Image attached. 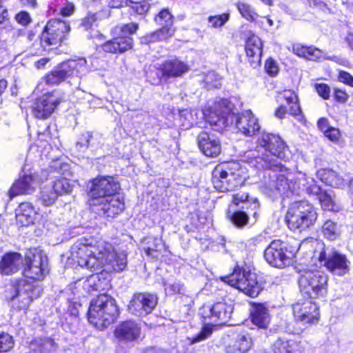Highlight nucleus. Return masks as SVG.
<instances>
[{
  "label": "nucleus",
  "mask_w": 353,
  "mask_h": 353,
  "mask_svg": "<svg viewBox=\"0 0 353 353\" xmlns=\"http://www.w3.org/2000/svg\"><path fill=\"white\" fill-rule=\"evenodd\" d=\"M71 256L79 266L93 272H120L128 264L126 254L117 253L110 243L93 237L79 239L71 248Z\"/></svg>",
  "instance_id": "nucleus-1"
},
{
  "label": "nucleus",
  "mask_w": 353,
  "mask_h": 353,
  "mask_svg": "<svg viewBox=\"0 0 353 353\" xmlns=\"http://www.w3.org/2000/svg\"><path fill=\"white\" fill-rule=\"evenodd\" d=\"M256 143L255 150L251 151L247 155L248 162L251 167L259 170H267L272 172V174H268L270 180L265 182V185L270 194H275L276 191L274 188L271 190L270 182H276V177L280 174H292L279 161L285 157L287 146L278 134L265 132L259 134Z\"/></svg>",
  "instance_id": "nucleus-2"
},
{
  "label": "nucleus",
  "mask_w": 353,
  "mask_h": 353,
  "mask_svg": "<svg viewBox=\"0 0 353 353\" xmlns=\"http://www.w3.org/2000/svg\"><path fill=\"white\" fill-rule=\"evenodd\" d=\"M232 104L227 99L208 103V105L202 111V114L207 123L214 130L221 131L232 125L236 120V128L238 132L245 137L259 136L261 133V126L258 119L251 110H245L240 115L236 116L232 111Z\"/></svg>",
  "instance_id": "nucleus-3"
},
{
  "label": "nucleus",
  "mask_w": 353,
  "mask_h": 353,
  "mask_svg": "<svg viewBox=\"0 0 353 353\" xmlns=\"http://www.w3.org/2000/svg\"><path fill=\"white\" fill-rule=\"evenodd\" d=\"M276 179V182L274 181L270 182V187L271 190L274 188L277 194L287 197L293 194L299 195L303 192L316 195L323 208L333 210L332 191L322 190L312 177H309L305 173L300 172L296 176L292 174L288 176L280 174Z\"/></svg>",
  "instance_id": "nucleus-4"
},
{
  "label": "nucleus",
  "mask_w": 353,
  "mask_h": 353,
  "mask_svg": "<svg viewBox=\"0 0 353 353\" xmlns=\"http://www.w3.org/2000/svg\"><path fill=\"white\" fill-rule=\"evenodd\" d=\"M119 314L116 301L106 294H101L90 302L88 319L94 327L102 330L114 323Z\"/></svg>",
  "instance_id": "nucleus-5"
},
{
  "label": "nucleus",
  "mask_w": 353,
  "mask_h": 353,
  "mask_svg": "<svg viewBox=\"0 0 353 353\" xmlns=\"http://www.w3.org/2000/svg\"><path fill=\"white\" fill-rule=\"evenodd\" d=\"M317 218L314 205L307 201L301 200L290 203L285 219L290 230L301 232L314 225Z\"/></svg>",
  "instance_id": "nucleus-6"
},
{
  "label": "nucleus",
  "mask_w": 353,
  "mask_h": 353,
  "mask_svg": "<svg viewBox=\"0 0 353 353\" xmlns=\"http://www.w3.org/2000/svg\"><path fill=\"white\" fill-rule=\"evenodd\" d=\"M239 163L225 162L217 165L212 172L214 188L220 192L232 191L245 181Z\"/></svg>",
  "instance_id": "nucleus-7"
},
{
  "label": "nucleus",
  "mask_w": 353,
  "mask_h": 353,
  "mask_svg": "<svg viewBox=\"0 0 353 353\" xmlns=\"http://www.w3.org/2000/svg\"><path fill=\"white\" fill-rule=\"evenodd\" d=\"M328 276L323 271L302 270L299 272V286L303 296L316 299L327 293Z\"/></svg>",
  "instance_id": "nucleus-8"
},
{
  "label": "nucleus",
  "mask_w": 353,
  "mask_h": 353,
  "mask_svg": "<svg viewBox=\"0 0 353 353\" xmlns=\"http://www.w3.org/2000/svg\"><path fill=\"white\" fill-rule=\"evenodd\" d=\"M70 30V26L66 21L57 19H50L41 34L39 42L36 41L32 44L36 50L35 53L52 49L50 46L61 43Z\"/></svg>",
  "instance_id": "nucleus-9"
},
{
  "label": "nucleus",
  "mask_w": 353,
  "mask_h": 353,
  "mask_svg": "<svg viewBox=\"0 0 353 353\" xmlns=\"http://www.w3.org/2000/svg\"><path fill=\"white\" fill-rule=\"evenodd\" d=\"M221 279L250 297L257 296L263 289L254 272L245 271L239 266L234 268L231 274L221 277Z\"/></svg>",
  "instance_id": "nucleus-10"
},
{
  "label": "nucleus",
  "mask_w": 353,
  "mask_h": 353,
  "mask_svg": "<svg viewBox=\"0 0 353 353\" xmlns=\"http://www.w3.org/2000/svg\"><path fill=\"white\" fill-rule=\"evenodd\" d=\"M88 71L87 61L84 58L70 59L62 62L46 77L48 84H57L70 77H81Z\"/></svg>",
  "instance_id": "nucleus-11"
},
{
  "label": "nucleus",
  "mask_w": 353,
  "mask_h": 353,
  "mask_svg": "<svg viewBox=\"0 0 353 353\" xmlns=\"http://www.w3.org/2000/svg\"><path fill=\"white\" fill-rule=\"evenodd\" d=\"M318 259L321 265L333 275L343 276L350 272V262L347 256L334 249H323Z\"/></svg>",
  "instance_id": "nucleus-12"
},
{
  "label": "nucleus",
  "mask_w": 353,
  "mask_h": 353,
  "mask_svg": "<svg viewBox=\"0 0 353 353\" xmlns=\"http://www.w3.org/2000/svg\"><path fill=\"white\" fill-rule=\"evenodd\" d=\"M294 251L288 250L286 243L274 240L265 250L264 258L271 266L281 269L291 264Z\"/></svg>",
  "instance_id": "nucleus-13"
},
{
  "label": "nucleus",
  "mask_w": 353,
  "mask_h": 353,
  "mask_svg": "<svg viewBox=\"0 0 353 353\" xmlns=\"http://www.w3.org/2000/svg\"><path fill=\"white\" fill-rule=\"evenodd\" d=\"M25 261L23 275L26 278L39 281L49 272L48 257L41 251L35 250L32 256H26Z\"/></svg>",
  "instance_id": "nucleus-14"
},
{
  "label": "nucleus",
  "mask_w": 353,
  "mask_h": 353,
  "mask_svg": "<svg viewBox=\"0 0 353 353\" xmlns=\"http://www.w3.org/2000/svg\"><path fill=\"white\" fill-rule=\"evenodd\" d=\"M119 185L112 176H101L93 179L88 186V194L91 197L90 204L92 202L105 201L117 193Z\"/></svg>",
  "instance_id": "nucleus-15"
},
{
  "label": "nucleus",
  "mask_w": 353,
  "mask_h": 353,
  "mask_svg": "<svg viewBox=\"0 0 353 353\" xmlns=\"http://www.w3.org/2000/svg\"><path fill=\"white\" fill-rule=\"evenodd\" d=\"M189 70L190 67L186 63L177 58H172L165 61L157 68L156 78L152 77L153 71L147 72V77L152 79L150 81L152 84L157 85L161 82L163 77L165 78L181 77Z\"/></svg>",
  "instance_id": "nucleus-16"
},
{
  "label": "nucleus",
  "mask_w": 353,
  "mask_h": 353,
  "mask_svg": "<svg viewBox=\"0 0 353 353\" xmlns=\"http://www.w3.org/2000/svg\"><path fill=\"white\" fill-rule=\"evenodd\" d=\"M158 298L150 293H136L133 295L129 305V311L138 316L150 313L156 307Z\"/></svg>",
  "instance_id": "nucleus-17"
},
{
  "label": "nucleus",
  "mask_w": 353,
  "mask_h": 353,
  "mask_svg": "<svg viewBox=\"0 0 353 353\" xmlns=\"http://www.w3.org/2000/svg\"><path fill=\"white\" fill-rule=\"evenodd\" d=\"M90 205L92 206V210L98 215L112 218L119 214L125 208L123 201L117 194L112 195L108 199L106 198L105 201L92 202Z\"/></svg>",
  "instance_id": "nucleus-18"
},
{
  "label": "nucleus",
  "mask_w": 353,
  "mask_h": 353,
  "mask_svg": "<svg viewBox=\"0 0 353 353\" xmlns=\"http://www.w3.org/2000/svg\"><path fill=\"white\" fill-rule=\"evenodd\" d=\"M292 310L295 320L303 325L314 323L319 319V306L312 299L293 304Z\"/></svg>",
  "instance_id": "nucleus-19"
},
{
  "label": "nucleus",
  "mask_w": 353,
  "mask_h": 353,
  "mask_svg": "<svg viewBox=\"0 0 353 353\" xmlns=\"http://www.w3.org/2000/svg\"><path fill=\"white\" fill-rule=\"evenodd\" d=\"M50 168L56 170L58 173L63 175L62 178L58 179L54 182L52 186L57 195L62 196L70 194L76 183V181L70 182V179H68L69 176H72L70 165L67 163H60L59 161H55Z\"/></svg>",
  "instance_id": "nucleus-20"
},
{
  "label": "nucleus",
  "mask_w": 353,
  "mask_h": 353,
  "mask_svg": "<svg viewBox=\"0 0 353 353\" xmlns=\"http://www.w3.org/2000/svg\"><path fill=\"white\" fill-rule=\"evenodd\" d=\"M14 295L12 299H17L19 308L26 309L34 299L39 296L41 288L33 286L26 280H21L14 287Z\"/></svg>",
  "instance_id": "nucleus-21"
},
{
  "label": "nucleus",
  "mask_w": 353,
  "mask_h": 353,
  "mask_svg": "<svg viewBox=\"0 0 353 353\" xmlns=\"http://www.w3.org/2000/svg\"><path fill=\"white\" fill-rule=\"evenodd\" d=\"M197 143L200 150L206 157H216L221 152V141L214 134L201 132L197 137Z\"/></svg>",
  "instance_id": "nucleus-22"
},
{
  "label": "nucleus",
  "mask_w": 353,
  "mask_h": 353,
  "mask_svg": "<svg viewBox=\"0 0 353 353\" xmlns=\"http://www.w3.org/2000/svg\"><path fill=\"white\" fill-rule=\"evenodd\" d=\"M59 104L52 96L43 95L37 99L31 107V112L38 119L49 117Z\"/></svg>",
  "instance_id": "nucleus-23"
},
{
  "label": "nucleus",
  "mask_w": 353,
  "mask_h": 353,
  "mask_svg": "<svg viewBox=\"0 0 353 353\" xmlns=\"http://www.w3.org/2000/svg\"><path fill=\"white\" fill-rule=\"evenodd\" d=\"M208 309L210 312L209 319H211L216 323H225L231 318L234 310V305L230 300L224 299L216 302L211 307Z\"/></svg>",
  "instance_id": "nucleus-24"
},
{
  "label": "nucleus",
  "mask_w": 353,
  "mask_h": 353,
  "mask_svg": "<svg viewBox=\"0 0 353 353\" xmlns=\"http://www.w3.org/2000/svg\"><path fill=\"white\" fill-rule=\"evenodd\" d=\"M39 183L37 177L32 174H25L16 181L11 187L9 194L10 198L19 194H32Z\"/></svg>",
  "instance_id": "nucleus-25"
},
{
  "label": "nucleus",
  "mask_w": 353,
  "mask_h": 353,
  "mask_svg": "<svg viewBox=\"0 0 353 353\" xmlns=\"http://www.w3.org/2000/svg\"><path fill=\"white\" fill-rule=\"evenodd\" d=\"M37 216V212L31 203H21L15 209L17 223L21 226H28L33 224Z\"/></svg>",
  "instance_id": "nucleus-26"
},
{
  "label": "nucleus",
  "mask_w": 353,
  "mask_h": 353,
  "mask_svg": "<svg viewBox=\"0 0 353 353\" xmlns=\"http://www.w3.org/2000/svg\"><path fill=\"white\" fill-rule=\"evenodd\" d=\"M109 273L101 270L100 272L90 275L83 281V289L88 292L105 290L109 285Z\"/></svg>",
  "instance_id": "nucleus-27"
},
{
  "label": "nucleus",
  "mask_w": 353,
  "mask_h": 353,
  "mask_svg": "<svg viewBox=\"0 0 353 353\" xmlns=\"http://www.w3.org/2000/svg\"><path fill=\"white\" fill-rule=\"evenodd\" d=\"M263 44L261 39L256 36H250L245 45V52L249 57L250 63L253 68H256L261 63V59L263 52Z\"/></svg>",
  "instance_id": "nucleus-28"
},
{
  "label": "nucleus",
  "mask_w": 353,
  "mask_h": 353,
  "mask_svg": "<svg viewBox=\"0 0 353 353\" xmlns=\"http://www.w3.org/2000/svg\"><path fill=\"white\" fill-rule=\"evenodd\" d=\"M114 334L120 340L132 341L139 338L141 327L135 321H127L117 326Z\"/></svg>",
  "instance_id": "nucleus-29"
},
{
  "label": "nucleus",
  "mask_w": 353,
  "mask_h": 353,
  "mask_svg": "<svg viewBox=\"0 0 353 353\" xmlns=\"http://www.w3.org/2000/svg\"><path fill=\"white\" fill-rule=\"evenodd\" d=\"M133 39L130 36H121L104 43L102 50L108 53H123L132 48Z\"/></svg>",
  "instance_id": "nucleus-30"
},
{
  "label": "nucleus",
  "mask_w": 353,
  "mask_h": 353,
  "mask_svg": "<svg viewBox=\"0 0 353 353\" xmlns=\"http://www.w3.org/2000/svg\"><path fill=\"white\" fill-rule=\"evenodd\" d=\"M23 259L17 252H8L3 256L0 261V272L4 275H10L19 271Z\"/></svg>",
  "instance_id": "nucleus-31"
},
{
  "label": "nucleus",
  "mask_w": 353,
  "mask_h": 353,
  "mask_svg": "<svg viewBox=\"0 0 353 353\" xmlns=\"http://www.w3.org/2000/svg\"><path fill=\"white\" fill-rule=\"evenodd\" d=\"M252 346L250 335L246 332L239 334L226 347L227 353H246Z\"/></svg>",
  "instance_id": "nucleus-32"
},
{
  "label": "nucleus",
  "mask_w": 353,
  "mask_h": 353,
  "mask_svg": "<svg viewBox=\"0 0 353 353\" xmlns=\"http://www.w3.org/2000/svg\"><path fill=\"white\" fill-rule=\"evenodd\" d=\"M251 321L261 329H266L270 322L268 310L263 304L254 305L251 311Z\"/></svg>",
  "instance_id": "nucleus-33"
},
{
  "label": "nucleus",
  "mask_w": 353,
  "mask_h": 353,
  "mask_svg": "<svg viewBox=\"0 0 353 353\" xmlns=\"http://www.w3.org/2000/svg\"><path fill=\"white\" fill-rule=\"evenodd\" d=\"M292 51L297 56L311 61H322L325 59L324 52L313 46H305L297 43L292 46Z\"/></svg>",
  "instance_id": "nucleus-34"
},
{
  "label": "nucleus",
  "mask_w": 353,
  "mask_h": 353,
  "mask_svg": "<svg viewBox=\"0 0 353 353\" xmlns=\"http://www.w3.org/2000/svg\"><path fill=\"white\" fill-rule=\"evenodd\" d=\"M232 203L235 205H239L240 203L245 204L247 205L246 209L248 210V213H251L249 211V209L250 208V210L253 211V217L255 219L258 218L259 214L256 210L259 208V203L256 198L250 199L248 193L241 192L232 195Z\"/></svg>",
  "instance_id": "nucleus-35"
},
{
  "label": "nucleus",
  "mask_w": 353,
  "mask_h": 353,
  "mask_svg": "<svg viewBox=\"0 0 353 353\" xmlns=\"http://www.w3.org/2000/svg\"><path fill=\"white\" fill-rule=\"evenodd\" d=\"M174 28H161L160 29L146 34L141 38V43L148 44L165 40L174 35Z\"/></svg>",
  "instance_id": "nucleus-36"
},
{
  "label": "nucleus",
  "mask_w": 353,
  "mask_h": 353,
  "mask_svg": "<svg viewBox=\"0 0 353 353\" xmlns=\"http://www.w3.org/2000/svg\"><path fill=\"white\" fill-rule=\"evenodd\" d=\"M146 246L143 248L145 254L152 259H158L164 247L161 238L150 236L145 239Z\"/></svg>",
  "instance_id": "nucleus-37"
},
{
  "label": "nucleus",
  "mask_w": 353,
  "mask_h": 353,
  "mask_svg": "<svg viewBox=\"0 0 353 353\" xmlns=\"http://www.w3.org/2000/svg\"><path fill=\"white\" fill-rule=\"evenodd\" d=\"M296 347V341L279 338L274 343L272 351L273 353H294Z\"/></svg>",
  "instance_id": "nucleus-38"
},
{
  "label": "nucleus",
  "mask_w": 353,
  "mask_h": 353,
  "mask_svg": "<svg viewBox=\"0 0 353 353\" xmlns=\"http://www.w3.org/2000/svg\"><path fill=\"white\" fill-rule=\"evenodd\" d=\"M321 231L324 237L331 241L336 239L340 234L336 223L331 220H326L323 223Z\"/></svg>",
  "instance_id": "nucleus-39"
},
{
  "label": "nucleus",
  "mask_w": 353,
  "mask_h": 353,
  "mask_svg": "<svg viewBox=\"0 0 353 353\" xmlns=\"http://www.w3.org/2000/svg\"><path fill=\"white\" fill-rule=\"evenodd\" d=\"M236 6L242 17L249 21H254L256 19L258 14L252 6L244 1H238Z\"/></svg>",
  "instance_id": "nucleus-40"
},
{
  "label": "nucleus",
  "mask_w": 353,
  "mask_h": 353,
  "mask_svg": "<svg viewBox=\"0 0 353 353\" xmlns=\"http://www.w3.org/2000/svg\"><path fill=\"white\" fill-rule=\"evenodd\" d=\"M58 196L53 188L43 187L40 192L39 200L43 205L49 206L55 202Z\"/></svg>",
  "instance_id": "nucleus-41"
},
{
  "label": "nucleus",
  "mask_w": 353,
  "mask_h": 353,
  "mask_svg": "<svg viewBox=\"0 0 353 353\" xmlns=\"http://www.w3.org/2000/svg\"><path fill=\"white\" fill-rule=\"evenodd\" d=\"M162 283L167 296H172L176 294L183 295L185 293L183 284L179 281L168 282L163 280Z\"/></svg>",
  "instance_id": "nucleus-42"
},
{
  "label": "nucleus",
  "mask_w": 353,
  "mask_h": 353,
  "mask_svg": "<svg viewBox=\"0 0 353 353\" xmlns=\"http://www.w3.org/2000/svg\"><path fill=\"white\" fill-rule=\"evenodd\" d=\"M228 217L229 218L231 223L239 228H242L248 222V214L243 211L238 210L232 213L229 212L228 214Z\"/></svg>",
  "instance_id": "nucleus-43"
},
{
  "label": "nucleus",
  "mask_w": 353,
  "mask_h": 353,
  "mask_svg": "<svg viewBox=\"0 0 353 353\" xmlns=\"http://www.w3.org/2000/svg\"><path fill=\"white\" fill-rule=\"evenodd\" d=\"M154 21L161 28H174L173 17L168 9H163L154 18Z\"/></svg>",
  "instance_id": "nucleus-44"
},
{
  "label": "nucleus",
  "mask_w": 353,
  "mask_h": 353,
  "mask_svg": "<svg viewBox=\"0 0 353 353\" xmlns=\"http://www.w3.org/2000/svg\"><path fill=\"white\" fill-rule=\"evenodd\" d=\"M203 82L208 89L219 88L221 85V77L214 71H210L206 74Z\"/></svg>",
  "instance_id": "nucleus-45"
},
{
  "label": "nucleus",
  "mask_w": 353,
  "mask_h": 353,
  "mask_svg": "<svg viewBox=\"0 0 353 353\" xmlns=\"http://www.w3.org/2000/svg\"><path fill=\"white\" fill-rule=\"evenodd\" d=\"M12 336L6 332H0V352H6L14 347Z\"/></svg>",
  "instance_id": "nucleus-46"
},
{
  "label": "nucleus",
  "mask_w": 353,
  "mask_h": 353,
  "mask_svg": "<svg viewBox=\"0 0 353 353\" xmlns=\"http://www.w3.org/2000/svg\"><path fill=\"white\" fill-rule=\"evenodd\" d=\"M230 19L229 13H223L219 15L210 16L208 17V22L214 28H221L224 26Z\"/></svg>",
  "instance_id": "nucleus-47"
},
{
  "label": "nucleus",
  "mask_w": 353,
  "mask_h": 353,
  "mask_svg": "<svg viewBox=\"0 0 353 353\" xmlns=\"http://www.w3.org/2000/svg\"><path fill=\"white\" fill-rule=\"evenodd\" d=\"M92 137V133L90 132H86L82 134L76 143V148L78 151L85 152L88 148L89 143Z\"/></svg>",
  "instance_id": "nucleus-48"
},
{
  "label": "nucleus",
  "mask_w": 353,
  "mask_h": 353,
  "mask_svg": "<svg viewBox=\"0 0 353 353\" xmlns=\"http://www.w3.org/2000/svg\"><path fill=\"white\" fill-rule=\"evenodd\" d=\"M212 332V330L211 327L208 326L203 327L201 332L192 339L190 343L194 344L206 339L208 336H210Z\"/></svg>",
  "instance_id": "nucleus-49"
},
{
  "label": "nucleus",
  "mask_w": 353,
  "mask_h": 353,
  "mask_svg": "<svg viewBox=\"0 0 353 353\" xmlns=\"http://www.w3.org/2000/svg\"><path fill=\"white\" fill-rule=\"evenodd\" d=\"M278 97L285 99L288 105H291L299 101L296 93L290 90H285L283 92L281 93Z\"/></svg>",
  "instance_id": "nucleus-50"
},
{
  "label": "nucleus",
  "mask_w": 353,
  "mask_h": 353,
  "mask_svg": "<svg viewBox=\"0 0 353 353\" xmlns=\"http://www.w3.org/2000/svg\"><path fill=\"white\" fill-rule=\"evenodd\" d=\"M338 80L340 82L353 88V76L349 72L343 70H339Z\"/></svg>",
  "instance_id": "nucleus-51"
},
{
  "label": "nucleus",
  "mask_w": 353,
  "mask_h": 353,
  "mask_svg": "<svg viewBox=\"0 0 353 353\" xmlns=\"http://www.w3.org/2000/svg\"><path fill=\"white\" fill-rule=\"evenodd\" d=\"M265 69L267 73L270 76H275L279 72V67L276 62L272 59H269L266 61Z\"/></svg>",
  "instance_id": "nucleus-52"
},
{
  "label": "nucleus",
  "mask_w": 353,
  "mask_h": 353,
  "mask_svg": "<svg viewBox=\"0 0 353 353\" xmlns=\"http://www.w3.org/2000/svg\"><path fill=\"white\" fill-rule=\"evenodd\" d=\"M316 90L319 95L323 99H328L330 96V88L325 83H319L316 85Z\"/></svg>",
  "instance_id": "nucleus-53"
},
{
  "label": "nucleus",
  "mask_w": 353,
  "mask_h": 353,
  "mask_svg": "<svg viewBox=\"0 0 353 353\" xmlns=\"http://www.w3.org/2000/svg\"><path fill=\"white\" fill-rule=\"evenodd\" d=\"M97 17L96 14H90L85 18L83 19L81 26L85 29H90L96 23Z\"/></svg>",
  "instance_id": "nucleus-54"
},
{
  "label": "nucleus",
  "mask_w": 353,
  "mask_h": 353,
  "mask_svg": "<svg viewBox=\"0 0 353 353\" xmlns=\"http://www.w3.org/2000/svg\"><path fill=\"white\" fill-rule=\"evenodd\" d=\"M16 21L23 25L26 26L31 21V18L28 12L26 11H21L16 14L15 16Z\"/></svg>",
  "instance_id": "nucleus-55"
},
{
  "label": "nucleus",
  "mask_w": 353,
  "mask_h": 353,
  "mask_svg": "<svg viewBox=\"0 0 353 353\" xmlns=\"http://www.w3.org/2000/svg\"><path fill=\"white\" fill-rule=\"evenodd\" d=\"M343 184V180L336 174L334 171H332L327 185L332 187H339Z\"/></svg>",
  "instance_id": "nucleus-56"
},
{
  "label": "nucleus",
  "mask_w": 353,
  "mask_h": 353,
  "mask_svg": "<svg viewBox=\"0 0 353 353\" xmlns=\"http://www.w3.org/2000/svg\"><path fill=\"white\" fill-rule=\"evenodd\" d=\"M139 28V25L137 23H130L124 25L121 28V32L123 34H132L134 33Z\"/></svg>",
  "instance_id": "nucleus-57"
},
{
  "label": "nucleus",
  "mask_w": 353,
  "mask_h": 353,
  "mask_svg": "<svg viewBox=\"0 0 353 353\" xmlns=\"http://www.w3.org/2000/svg\"><path fill=\"white\" fill-rule=\"evenodd\" d=\"M324 134L330 140H331L332 141H335L339 139V136H340V132L338 129L330 127V129L324 133Z\"/></svg>",
  "instance_id": "nucleus-58"
},
{
  "label": "nucleus",
  "mask_w": 353,
  "mask_h": 353,
  "mask_svg": "<svg viewBox=\"0 0 353 353\" xmlns=\"http://www.w3.org/2000/svg\"><path fill=\"white\" fill-rule=\"evenodd\" d=\"M324 59L332 60V61H333L343 66L347 67V68L350 67V63L349 61L345 58H342V57H336V56L326 57L325 55Z\"/></svg>",
  "instance_id": "nucleus-59"
},
{
  "label": "nucleus",
  "mask_w": 353,
  "mask_h": 353,
  "mask_svg": "<svg viewBox=\"0 0 353 353\" xmlns=\"http://www.w3.org/2000/svg\"><path fill=\"white\" fill-rule=\"evenodd\" d=\"M150 7V6L148 2L143 1L136 5L135 10L139 14H144L149 10Z\"/></svg>",
  "instance_id": "nucleus-60"
},
{
  "label": "nucleus",
  "mask_w": 353,
  "mask_h": 353,
  "mask_svg": "<svg viewBox=\"0 0 353 353\" xmlns=\"http://www.w3.org/2000/svg\"><path fill=\"white\" fill-rule=\"evenodd\" d=\"M332 170H326L323 169L321 170H319L317 172V176L319 178V179L323 182L324 183L327 184L328 179L330 178V175L331 174Z\"/></svg>",
  "instance_id": "nucleus-61"
},
{
  "label": "nucleus",
  "mask_w": 353,
  "mask_h": 353,
  "mask_svg": "<svg viewBox=\"0 0 353 353\" xmlns=\"http://www.w3.org/2000/svg\"><path fill=\"white\" fill-rule=\"evenodd\" d=\"M307 1L310 7L317 8L323 11L329 10L327 4L321 0H307Z\"/></svg>",
  "instance_id": "nucleus-62"
},
{
  "label": "nucleus",
  "mask_w": 353,
  "mask_h": 353,
  "mask_svg": "<svg viewBox=\"0 0 353 353\" xmlns=\"http://www.w3.org/2000/svg\"><path fill=\"white\" fill-rule=\"evenodd\" d=\"M334 98L337 101L344 103L347 100L348 95L345 91L336 89L334 91Z\"/></svg>",
  "instance_id": "nucleus-63"
},
{
  "label": "nucleus",
  "mask_w": 353,
  "mask_h": 353,
  "mask_svg": "<svg viewBox=\"0 0 353 353\" xmlns=\"http://www.w3.org/2000/svg\"><path fill=\"white\" fill-rule=\"evenodd\" d=\"M74 6L72 3H67L61 10V13L64 17H68L73 14Z\"/></svg>",
  "instance_id": "nucleus-64"
}]
</instances>
